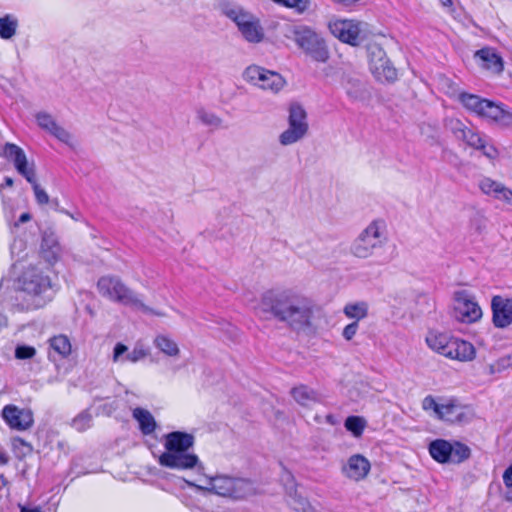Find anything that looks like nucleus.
I'll use <instances>...</instances> for the list:
<instances>
[{
    "label": "nucleus",
    "mask_w": 512,
    "mask_h": 512,
    "mask_svg": "<svg viewBox=\"0 0 512 512\" xmlns=\"http://www.w3.org/2000/svg\"><path fill=\"white\" fill-rule=\"evenodd\" d=\"M185 482L199 492L234 500L244 499L257 493L256 484L252 480L227 473L208 475L203 470L197 473L194 480H185Z\"/></svg>",
    "instance_id": "f257e3e1"
},
{
    "label": "nucleus",
    "mask_w": 512,
    "mask_h": 512,
    "mask_svg": "<svg viewBox=\"0 0 512 512\" xmlns=\"http://www.w3.org/2000/svg\"><path fill=\"white\" fill-rule=\"evenodd\" d=\"M195 437L191 433L173 431L163 436L164 452L159 456L158 463L166 468L185 471L204 470L199 457L190 451L194 446Z\"/></svg>",
    "instance_id": "f03ea898"
},
{
    "label": "nucleus",
    "mask_w": 512,
    "mask_h": 512,
    "mask_svg": "<svg viewBox=\"0 0 512 512\" xmlns=\"http://www.w3.org/2000/svg\"><path fill=\"white\" fill-rule=\"evenodd\" d=\"M329 316L310 299L290 296V329L312 334L328 327Z\"/></svg>",
    "instance_id": "7ed1b4c3"
},
{
    "label": "nucleus",
    "mask_w": 512,
    "mask_h": 512,
    "mask_svg": "<svg viewBox=\"0 0 512 512\" xmlns=\"http://www.w3.org/2000/svg\"><path fill=\"white\" fill-rule=\"evenodd\" d=\"M425 342L432 351L452 360L469 362L476 356L475 347L470 342L448 333L431 330L427 333Z\"/></svg>",
    "instance_id": "20e7f679"
},
{
    "label": "nucleus",
    "mask_w": 512,
    "mask_h": 512,
    "mask_svg": "<svg viewBox=\"0 0 512 512\" xmlns=\"http://www.w3.org/2000/svg\"><path fill=\"white\" fill-rule=\"evenodd\" d=\"M389 240L387 224L383 219L371 221L351 244V253L359 259H367L381 249Z\"/></svg>",
    "instance_id": "39448f33"
},
{
    "label": "nucleus",
    "mask_w": 512,
    "mask_h": 512,
    "mask_svg": "<svg viewBox=\"0 0 512 512\" xmlns=\"http://www.w3.org/2000/svg\"><path fill=\"white\" fill-rule=\"evenodd\" d=\"M223 14L231 20L242 39L249 44H260L265 40V30L260 18L236 4H227L222 8Z\"/></svg>",
    "instance_id": "423d86ee"
},
{
    "label": "nucleus",
    "mask_w": 512,
    "mask_h": 512,
    "mask_svg": "<svg viewBox=\"0 0 512 512\" xmlns=\"http://www.w3.org/2000/svg\"><path fill=\"white\" fill-rule=\"evenodd\" d=\"M17 285L21 291L31 297L33 308L42 307L51 298L50 276L39 267H27L18 277Z\"/></svg>",
    "instance_id": "0eeeda50"
},
{
    "label": "nucleus",
    "mask_w": 512,
    "mask_h": 512,
    "mask_svg": "<svg viewBox=\"0 0 512 512\" xmlns=\"http://www.w3.org/2000/svg\"><path fill=\"white\" fill-rule=\"evenodd\" d=\"M253 310L262 319L286 321L288 313V294L284 287L265 291L253 305Z\"/></svg>",
    "instance_id": "6e6552de"
},
{
    "label": "nucleus",
    "mask_w": 512,
    "mask_h": 512,
    "mask_svg": "<svg viewBox=\"0 0 512 512\" xmlns=\"http://www.w3.org/2000/svg\"><path fill=\"white\" fill-rule=\"evenodd\" d=\"M242 79L250 86L270 95H278L286 86L284 76L257 64L248 65Z\"/></svg>",
    "instance_id": "1a4fd4ad"
},
{
    "label": "nucleus",
    "mask_w": 512,
    "mask_h": 512,
    "mask_svg": "<svg viewBox=\"0 0 512 512\" xmlns=\"http://www.w3.org/2000/svg\"><path fill=\"white\" fill-rule=\"evenodd\" d=\"M97 290L99 294L113 302L121 303L123 305L132 306L136 309L146 310L147 307L131 291L124 283L117 277L103 276L97 282Z\"/></svg>",
    "instance_id": "9d476101"
},
{
    "label": "nucleus",
    "mask_w": 512,
    "mask_h": 512,
    "mask_svg": "<svg viewBox=\"0 0 512 512\" xmlns=\"http://www.w3.org/2000/svg\"><path fill=\"white\" fill-rule=\"evenodd\" d=\"M293 40L306 54L318 62L329 58V51L323 37L312 28L300 25L293 29Z\"/></svg>",
    "instance_id": "9b49d317"
},
{
    "label": "nucleus",
    "mask_w": 512,
    "mask_h": 512,
    "mask_svg": "<svg viewBox=\"0 0 512 512\" xmlns=\"http://www.w3.org/2000/svg\"><path fill=\"white\" fill-rule=\"evenodd\" d=\"M330 33L343 43L360 45L367 37L368 25L353 19L333 17L328 22Z\"/></svg>",
    "instance_id": "f8f14e48"
},
{
    "label": "nucleus",
    "mask_w": 512,
    "mask_h": 512,
    "mask_svg": "<svg viewBox=\"0 0 512 512\" xmlns=\"http://www.w3.org/2000/svg\"><path fill=\"white\" fill-rule=\"evenodd\" d=\"M422 409L430 416L447 422H461L467 415V409L454 400H441L431 395L422 400Z\"/></svg>",
    "instance_id": "ddd939ff"
},
{
    "label": "nucleus",
    "mask_w": 512,
    "mask_h": 512,
    "mask_svg": "<svg viewBox=\"0 0 512 512\" xmlns=\"http://www.w3.org/2000/svg\"><path fill=\"white\" fill-rule=\"evenodd\" d=\"M453 315L459 322L471 324L481 319L482 310L475 296L462 289L453 294Z\"/></svg>",
    "instance_id": "4468645a"
},
{
    "label": "nucleus",
    "mask_w": 512,
    "mask_h": 512,
    "mask_svg": "<svg viewBox=\"0 0 512 512\" xmlns=\"http://www.w3.org/2000/svg\"><path fill=\"white\" fill-rule=\"evenodd\" d=\"M429 453L439 463H460L469 457L470 450L459 442L451 444L446 440L437 439L430 443Z\"/></svg>",
    "instance_id": "2eb2a0df"
},
{
    "label": "nucleus",
    "mask_w": 512,
    "mask_h": 512,
    "mask_svg": "<svg viewBox=\"0 0 512 512\" xmlns=\"http://www.w3.org/2000/svg\"><path fill=\"white\" fill-rule=\"evenodd\" d=\"M0 156L11 161L16 171L27 182L33 183L36 179V166L33 160H29L24 150L16 144L6 143L0 152Z\"/></svg>",
    "instance_id": "dca6fc26"
},
{
    "label": "nucleus",
    "mask_w": 512,
    "mask_h": 512,
    "mask_svg": "<svg viewBox=\"0 0 512 512\" xmlns=\"http://www.w3.org/2000/svg\"><path fill=\"white\" fill-rule=\"evenodd\" d=\"M369 67L371 73L380 82H392L397 78V70L387 58L385 51L378 45L369 47Z\"/></svg>",
    "instance_id": "f3484780"
},
{
    "label": "nucleus",
    "mask_w": 512,
    "mask_h": 512,
    "mask_svg": "<svg viewBox=\"0 0 512 512\" xmlns=\"http://www.w3.org/2000/svg\"><path fill=\"white\" fill-rule=\"evenodd\" d=\"M38 126L55 137L58 141L65 145L75 148L78 141L73 133L61 126L55 118L47 112H38L35 115Z\"/></svg>",
    "instance_id": "a211bd4d"
},
{
    "label": "nucleus",
    "mask_w": 512,
    "mask_h": 512,
    "mask_svg": "<svg viewBox=\"0 0 512 512\" xmlns=\"http://www.w3.org/2000/svg\"><path fill=\"white\" fill-rule=\"evenodd\" d=\"M309 129L306 109L299 103L290 104V144L304 139L308 135Z\"/></svg>",
    "instance_id": "6ab92c4d"
},
{
    "label": "nucleus",
    "mask_w": 512,
    "mask_h": 512,
    "mask_svg": "<svg viewBox=\"0 0 512 512\" xmlns=\"http://www.w3.org/2000/svg\"><path fill=\"white\" fill-rule=\"evenodd\" d=\"M492 322L496 328L512 325V296L496 295L491 300Z\"/></svg>",
    "instance_id": "aec40b11"
},
{
    "label": "nucleus",
    "mask_w": 512,
    "mask_h": 512,
    "mask_svg": "<svg viewBox=\"0 0 512 512\" xmlns=\"http://www.w3.org/2000/svg\"><path fill=\"white\" fill-rule=\"evenodd\" d=\"M2 417L11 429L18 431L29 429L34 422L31 410L22 409L12 404L3 408Z\"/></svg>",
    "instance_id": "412c9836"
},
{
    "label": "nucleus",
    "mask_w": 512,
    "mask_h": 512,
    "mask_svg": "<svg viewBox=\"0 0 512 512\" xmlns=\"http://www.w3.org/2000/svg\"><path fill=\"white\" fill-rule=\"evenodd\" d=\"M39 254L49 265H54L61 259L63 248L53 230L47 229L42 233Z\"/></svg>",
    "instance_id": "4be33fe9"
},
{
    "label": "nucleus",
    "mask_w": 512,
    "mask_h": 512,
    "mask_svg": "<svg viewBox=\"0 0 512 512\" xmlns=\"http://www.w3.org/2000/svg\"><path fill=\"white\" fill-rule=\"evenodd\" d=\"M370 470V461L361 454L350 456L341 467V472L344 477L354 482H360L366 479Z\"/></svg>",
    "instance_id": "5701e85b"
},
{
    "label": "nucleus",
    "mask_w": 512,
    "mask_h": 512,
    "mask_svg": "<svg viewBox=\"0 0 512 512\" xmlns=\"http://www.w3.org/2000/svg\"><path fill=\"white\" fill-rule=\"evenodd\" d=\"M446 127L457 140L463 141L471 148H474L476 144H479V141L483 136V134L469 128L461 120L456 118L447 119Z\"/></svg>",
    "instance_id": "b1692460"
},
{
    "label": "nucleus",
    "mask_w": 512,
    "mask_h": 512,
    "mask_svg": "<svg viewBox=\"0 0 512 512\" xmlns=\"http://www.w3.org/2000/svg\"><path fill=\"white\" fill-rule=\"evenodd\" d=\"M483 119L498 126L512 125V111L505 105L488 100Z\"/></svg>",
    "instance_id": "393cba45"
},
{
    "label": "nucleus",
    "mask_w": 512,
    "mask_h": 512,
    "mask_svg": "<svg viewBox=\"0 0 512 512\" xmlns=\"http://www.w3.org/2000/svg\"><path fill=\"white\" fill-rule=\"evenodd\" d=\"M148 355V351L141 344H136L132 351L128 352V347L122 343H117L113 350L112 360L114 363H124L126 361L137 363Z\"/></svg>",
    "instance_id": "a878e982"
},
{
    "label": "nucleus",
    "mask_w": 512,
    "mask_h": 512,
    "mask_svg": "<svg viewBox=\"0 0 512 512\" xmlns=\"http://www.w3.org/2000/svg\"><path fill=\"white\" fill-rule=\"evenodd\" d=\"M475 59L478 64L493 74L503 70V60L493 48H482L475 52Z\"/></svg>",
    "instance_id": "bb28decb"
},
{
    "label": "nucleus",
    "mask_w": 512,
    "mask_h": 512,
    "mask_svg": "<svg viewBox=\"0 0 512 512\" xmlns=\"http://www.w3.org/2000/svg\"><path fill=\"white\" fill-rule=\"evenodd\" d=\"M48 343L50 358L53 357L52 353H55L61 359L67 358L72 352V345L70 339L64 334H59L51 337Z\"/></svg>",
    "instance_id": "cd10ccee"
},
{
    "label": "nucleus",
    "mask_w": 512,
    "mask_h": 512,
    "mask_svg": "<svg viewBox=\"0 0 512 512\" xmlns=\"http://www.w3.org/2000/svg\"><path fill=\"white\" fill-rule=\"evenodd\" d=\"M154 346L165 356L177 359L180 355L178 343L168 335L159 334L153 340Z\"/></svg>",
    "instance_id": "c85d7f7f"
},
{
    "label": "nucleus",
    "mask_w": 512,
    "mask_h": 512,
    "mask_svg": "<svg viewBox=\"0 0 512 512\" xmlns=\"http://www.w3.org/2000/svg\"><path fill=\"white\" fill-rule=\"evenodd\" d=\"M343 88L347 96L353 101H361L366 97L365 84L357 78L347 77L344 79Z\"/></svg>",
    "instance_id": "c756f323"
},
{
    "label": "nucleus",
    "mask_w": 512,
    "mask_h": 512,
    "mask_svg": "<svg viewBox=\"0 0 512 512\" xmlns=\"http://www.w3.org/2000/svg\"><path fill=\"white\" fill-rule=\"evenodd\" d=\"M369 305L366 301L349 302L343 307V314L358 323L368 316Z\"/></svg>",
    "instance_id": "7c9ffc66"
},
{
    "label": "nucleus",
    "mask_w": 512,
    "mask_h": 512,
    "mask_svg": "<svg viewBox=\"0 0 512 512\" xmlns=\"http://www.w3.org/2000/svg\"><path fill=\"white\" fill-rule=\"evenodd\" d=\"M133 417L137 420L140 430L143 434L148 435L154 432L156 428V422L148 410L135 408L133 410Z\"/></svg>",
    "instance_id": "2f4dec72"
},
{
    "label": "nucleus",
    "mask_w": 512,
    "mask_h": 512,
    "mask_svg": "<svg viewBox=\"0 0 512 512\" xmlns=\"http://www.w3.org/2000/svg\"><path fill=\"white\" fill-rule=\"evenodd\" d=\"M19 23L16 16L7 14L0 17V38L9 40L16 35Z\"/></svg>",
    "instance_id": "473e14b6"
},
{
    "label": "nucleus",
    "mask_w": 512,
    "mask_h": 512,
    "mask_svg": "<svg viewBox=\"0 0 512 512\" xmlns=\"http://www.w3.org/2000/svg\"><path fill=\"white\" fill-rule=\"evenodd\" d=\"M294 400L302 406H309L316 402V393L305 385L294 387L291 391Z\"/></svg>",
    "instance_id": "72a5a7b5"
},
{
    "label": "nucleus",
    "mask_w": 512,
    "mask_h": 512,
    "mask_svg": "<svg viewBox=\"0 0 512 512\" xmlns=\"http://www.w3.org/2000/svg\"><path fill=\"white\" fill-rule=\"evenodd\" d=\"M473 149L480 151L491 163H494L500 155L499 150L486 135L481 137L479 144H476Z\"/></svg>",
    "instance_id": "f704fd0d"
},
{
    "label": "nucleus",
    "mask_w": 512,
    "mask_h": 512,
    "mask_svg": "<svg viewBox=\"0 0 512 512\" xmlns=\"http://www.w3.org/2000/svg\"><path fill=\"white\" fill-rule=\"evenodd\" d=\"M196 117L203 125L211 129L222 127L223 120L216 113L205 108L197 109Z\"/></svg>",
    "instance_id": "c9c22d12"
},
{
    "label": "nucleus",
    "mask_w": 512,
    "mask_h": 512,
    "mask_svg": "<svg viewBox=\"0 0 512 512\" xmlns=\"http://www.w3.org/2000/svg\"><path fill=\"white\" fill-rule=\"evenodd\" d=\"M502 184L490 177L483 176L478 182V187L483 194L494 198Z\"/></svg>",
    "instance_id": "e433bc0d"
},
{
    "label": "nucleus",
    "mask_w": 512,
    "mask_h": 512,
    "mask_svg": "<svg viewBox=\"0 0 512 512\" xmlns=\"http://www.w3.org/2000/svg\"><path fill=\"white\" fill-rule=\"evenodd\" d=\"M512 368V351L499 359H497L495 362L488 365V373L490 375L501 373L505 370Z\"/></svg>",
    "instance_id": "4c0bfd02"
},
{
    "label": "nucleus",
    "mask_w": 512,
    "mask_h": 512,
    "mask_svg": "<svg viewBox=\"0 0 512 512\" xmlns=\"http://www.w3.org/2000/svg\"><path fill=\"white\" fill-rule=\"evenodd\" d=\"M290 507H292L295 512H315L314 507L310 504L307 498L298 491H296L292 497Z\"/></svg>",
    "instance_id": "58836bf2"
},
{
    "label": "nucleus",
    "mask_w": 512,
    "mask_h": 512,
    "mask_svg": "<svg viewBox=\"0 0 512 512\" xmlns=\"http://www.w3.org/2000/svg\"><path fill=\"white\" fill-rule=\"evenodd\" d=\"M345 428L350 431L355 437H359L362 435L363 430L366 426V422L362 417L359 416H349L345 420Z\"/></svg>",
    "instance_id": "ea45409f"
},
{
    "label": "nucleus",
    "mask_w": 512,
    "mask_h": 512,
    "mask_svg": "<svg viewBox=\"0 0 512 512\" xmlns=\"http://www.w3.org/2000/svg\"><path fill=\"white\" fill-rule=\"evenodd\" d=\"M92 424V415L88 410L79 413L71 422V426L77 431H85Z\"/></svg>",
    "instance_id": "a19ab883"
},
{
    "label": "nucleus",
    "mask_w": 512,
    "mask_h": 512,
    "mask_svg": "<svg viewBox=\"0 0 512 512\" xmlns=\"http://www.w3.org/2000/svg\"><path fill=\"white\" fill-rule=\"evenodd\" d=\"M313 0H290V10L298 15L310 13L313 10Z\"/></svg>",
    "instance_id": "79ce46f5"
},
{
    "label": "nucleus",
    "mask_w": 512,
    "mask_h": 512,
    "mask_svg": "<svg viewBox=\"0 0 512 512\" xmlns=\"http://www.w3.org/2000/svg\"><path fill=\"white\" fill-rule=\"evenodd\" d=\"M481 99L482 98L478 95L469 93H460L459 95L460 102L468 111H471L478 103H480Z\"/></svg>",
    "instance_id": "37998d69"
},
{
    "label": "nucleus",
    "mask_w": 512,
    "mask_h": 512,
    "mask_svg": "<svg viewBox=\"0 0 512 512\" xmlns=\"http://www.w3.org/2000/svg\"><path fill=\"white\" fill-rule=\"evenodd\" d=\"M36 349L32 346L19 345L15 349V357L17 359H31L35 356Z\"/></svg>",
    "instance_id": "c03bdc74"
},
{
    "label": "nucleus",
    "mask_w": 512,
    "mask_h": 512,
    "mask_svg": "<svg viewBox=\"0 0 512 512\" xmlns=\"http://www.w3.org/2000/svg\"><path fill=\"white\" fill-rule=\"evenodd\" d=\"M30 184L32 185L37 203L39 205L47 204L49 202V196L46 191L37 183V179H35L34 182Z\"/></svg>",
    "instance_id": "a18cd8bd"
},
{
    "label": "nucleus",
    "mask_w": 512,
    "mask_h": 512,
    "mask_svg": "<svg viewBox=\"0 0 512 512\" xmlns=\"http://www.w3.org/2000/svg\"><path fill=\"white\" fill-rule=\"evenodd\" d=\"M494 199L502 201L503 203L512 206V190L502 184Z\"/></svg>",
    "instance_id": "49530a36"
},
{
    "label": "nucleus",
    "mask_w": 512,
    "mask_h": 512,
    "mask_svg": "<svg viewBox=\"0 0 512 512\" xmlns=\"http://www.w3.org/2000/svg\"><path fill=\"white\" fill-rule=\"evenodd\" d=\"M359 325L356 322H352L346 325L342 331V336L345 340L350 341L354 338L358 331Z\"/></svg>",
    "instance_id": "de8ad7c7"
},
{
    "label": "nucleus",
    "mask_w": 512,
    "mask_h": 512,
    "mask_svg": "<svg viewBox=\"0 0 512 512\" xmlns=\"http://www.w3.org/2000/svg\"><path fill=\"white\" fill-rule=\"evenodd\" d=\"M488 99L482 98L480 103H478L470 112L476 114L477 116L483 118L485 108L487 106Z\"/></svg>",
    "instance_id": "09e8293b"
},
{
    "label": "nucleus",
    "mask_w": 512,
    "mask_h": 512,
    "mask_svg": "<svg viewBox=\"0 0 512 512\" xmlns=\"http://www.w3.org/2000/svg\"><path fill=\"white\" fill-rule=\"evenodd\" d=\"M503 482L506 487L512 488V464L504 471Z\"/></svg>",
    "instance_id": "8fccbe9b"
},
{
    "label": "nucleus",
    "mask_w": 512,
    "mask_h": 512,
    "mask_svg": "<svg viewBox=\"0 0 512 512\" xmlns=\"http://www.w3.org/2000/svg\"><path fill=\"white\" fill-rule=\"evenodd\" d=\"M31 219V215L29 213H23L20 217L18 222L15 224L18 226L20 223L28 222Z\"/></svg>",
    "instance_id": "3c124183"
},
{
    "label": "nucleus",
    "mask_w": 512,
    "mask_h": 512,
    "mask_svg": "<svg viewBox=\"0 0 512 512\" xmlns=\"http://www.w3.org/2000/svg\"><path fill=\"white\" fill-rule=\"evenodd\" d=\"M8 462V456L5 450L0 446V464H6Z\"/></svg>",
    "instance_id": "603ef678"
},
{
    "label": "nucleus",
    "mask_w": 512,
    "mask_h": 512,
    "mask_svg": "<svg viewBox=\"0 0 512 512\" xmlns=\"http://www.w3.org/2000/svg\"><path fill=\"white\" fill-rule=\"evenodd\" d=\"M279 139H280V143L282 145H284V146L287 145L288 144V130L282 132Z\"/></svg>",
    "instance_id": "864d4df0"
},
{
    "label": "nucleus",
    "mask_w": 512,
    "mask_h": 512,
    "mask_svg": "<svg viewBox=\"0 0 512 512\" xmlns=\"http://www.w3.org/2000/svg\"><path fill=\"white\" fill-rule=\"evenodd\" d=\"M20 512H41V509L39 507L29 508L21 506Z\"/></svg>",
    "instance_id": "5fc2aeb1"
},
{
    "label": "nucleus",
    "mask_w": 512,
    "mask_h": 512,
    "mask_svg": "<svg viewBox=\"0 0 512 512\" xmlns=\"http://www.w3.org/2000/svg\"><path fill=\"white\" fill-rule=\"evenodd\" d=\"M17 245H19V247H22V246H23V242H22L21 240H19V241H16V240H15V241H14V243L12 244V247H11V252H12V254L14 253V249H15V247H16Z\"/></svg>",
    "instance_id": "6e6d98bb"
},
{
    "label": "nucleus",
    "mask_w": 512,
    "mask_h": 512,
    "mask_svg": "<svg viewBox=\"0 0 512 512\" xmlns=\"http://www.w3.org/2000/svg\"><path fill=\"white\" fill-rule=\"evenodd\" d=\"M273 2L282 5L284 7H288V0H272Z\"/></svg>",
    "instance_id": "4d7b16f0"
},
{
    "label": "nucleus",
    "mask_w": 512,
    "mask_h": 512,
    "mask_svg": "<svg viewBox=\"0 0 512 512\" xmlns=\"http://www.w3.org/2000/svg\"><path fill=\"white\" fill-rule=\"evenodd\" d=\"M14 184L13 182V179L11 177H6L5 178V185L8 186V187H12Z\"/></svg>",
    "instance_id": "13d9d810"
},
{
    "label": "nucleus",
    "mask_w": 512,
    "mask_h": 512,
    "mask_svg": "<svg viewBox=\"0 0 512 512\" xmlns=\"http://www.w3.org/2000/svg\"><path fill=\"white\" fill-rule=\"evenodd\" d=\"M5 325H6V319H5V317L0 316V328H1L2 326H5Z\"/></svg>",
    "instance_id": "bf43d9fd"
},
{
    "label": "nucleus",
    "mask_w": 512,
    "mask_h": 512,
    "mask_svg": "<svg viewBox=\"0 0 512 512\" xmlns=\"http://www.w3.org/2000/svg\"><path fill=\"white\" fill-rule=\"evenodd\" d=\"M443 6H449L451 4V0H440Z\"/></svg>",
    "instance_id": "052dcab7"
},
{
    "label": "nucleus",
    "mask_w": 512,
    "mask_h": 512,
    "mask_svg": "<svg viewBox=\"0 0 512 512\" xmlns=\"http://www.w3.org/2000/svg\"><path fill=\"white\" fill-rule=\"evenodd\" d=\"M17 442H19V443L23 444V441H22V440H20V439H15V440H14V445H16V443H17Z\"/></svg>",
    "instance_id": "680f3d73"
}]
</instances>
